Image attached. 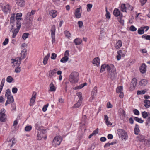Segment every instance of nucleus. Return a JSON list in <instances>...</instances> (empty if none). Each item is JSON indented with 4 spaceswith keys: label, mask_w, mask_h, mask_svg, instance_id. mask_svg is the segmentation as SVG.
<instances>
[{
    "label": "nucleus",
    "mask_w": 150,
    "mask_h": 150,
    "mask_svg": "<svg viewBox=\"0 0 150 150\" xmlns=\"http://www.w3.org/2000/svg\"><path fill=\"white\" fill-rule=\"evenodd\" d=\"M92 6V5L91 4H88L87 5V10L88 12L91 11Z\"/></svg>",
    "instance_id": "obj_49"
},
{
    "label": "nucleus",
    "mask_w": 150,
    "mask_h": 150,
    "mask_svg": "<svg viewBox=\"0 0 150 150\" xmlns=\"http://www.w3.org/2000/svg\"><path fill=\"white\" fill-rule=\"evenodd\" d=\"M21 27V23L19 21H17L16 22V24L13 25H12L10 29L11 30L15 29L13 32L12 36L13 38H14L18 32Z\"/></svg>",
    "instance_id": "obj_3"
},
{
    "label": "nucleus",
    "mask_w": 150,
    "mask_h": 150,
    "mask_svg": "<svg viewBox=\"0 0 150 150\" xmlns=\"http://www.w3.org/2000/svg\"><path fill=\"white\" fill-rule=\"evenodd\" d=\"M12 62L11 63L13 64L12 65L13 67H18L21 63V59L20 58H16L12 59Z\"/></svg>",
    "instance_id": "obj_9"
},
{
    "label": "nucleus",
    "mask_w": 150,
    "mask_h": 150,
    "mask_svg": "<svg viewBox=\"0 0 150 150\" xmlns=\"http://www.w3.org/2000/svg\"><path fill=\"white\" fill-rule=\"evenodd\" d=\"M117 133L120 137L122 139H126L127 138V133L124 130L121 129H119L117 130Z\"/></svg>",
    "instance_id": "obj_6"
},
{
    "label": "nucleus",
    "mask_w": 150,
    "mask_h": 150,
    "mask_svg": "<svg viewBox=\"0 0 150 150\" xmlns=\"http://www.w3.org/2000/svg\"><path fill=\"white\" fill-rule=\"evenodd\" d=\"M62 71H58L57 72V74L58 75H59V80L60 81L62 79V76L61 75Z\"/></svg>",
    "instance_id": "obj_50"
},
{
    "label": "nucleus",
    "mask_w": 150,
    "mask_h": 150,
    "mask_svg": "<svg viewBox=\"0 0 150 150\" xmlns=\"http://www.w3.org/2000/svg\"><path fill=\"white\" fill-rule=\"evenodd\" d=\"M22 16V14L21 13H18L16 16V18L17 20H20L21 19V17Z\"/></svg>",
    "instance_id": "obj_43"
},
{
    "label": "nucleus",
    "mask_w": 150,
    "mask_h": 150,
    "mask_svg": "<svg viewBox=\"0 0 150 150\" xmlns=\"http://www.w3.org/2000/svg\"><path fill=\"white\" fill-rule=\"evenodd\" d=\"M69 56V51L67 50L65 52L64 55V57L62 58L60 60V62L63 63H65L68 60Z\"/></svg>",
    "instance_id": "obj_10"
},
{
    "label": "nucleus",
    "mask_w": 150,
    "mask_h": 150,
    "mask_svg": "<svg viewBox=\"0 0 150 150\" xmlns=\"http://www.w3.org/2000/svg\"><path fill=\"white\" fill-rule=\"evenodd\" d=\"M149 27L148 26H144L141 27L138 30V33L139 34H143L144 33V28H146L145 31H147L149 29Z\"/></svg>",
    "instance_id": "obj_13"
},
{
    "label": "nucleus",
    "mask_w": 150,
    "mask_h": 150,
    "mask_svg": "<svg viewBox=\"0 0 150 150\" xmlns=\"http://www.w3.org/2000/svg\"><path fill=\"white\" fill-rule=\"evenodd\" d=\"M64 33L65 36L67 38H69L71 37V34L70 33L67 31H66L64 32Z\"/></svg>",
    "instance_id": "obj_46"
},
{
    "label": "nucleus",
    "mask_w": 150,
    "mask_h": 150,
    "mask_svg": "<svg viewBox=\"0 0 150 150\" xmlns=\"http://www.w3.org/2000/svg\"><path fill=\"white\" fill-rule=\"evenodd\" d=\"M83 87V85L82 84H81L80 85L74 88V89L75 90L79 89H80Z\"/></svg>",
    "instance_id": "obj_52"
},
{
    "label": "nucleus",
    "mask_w": 150,
    "mask_h": 150,
    "mask_svg": "<svg viewBox=\"0 0 150 150\" xmlns=\"http://www.w3.org/2000/svg\"><path fill=\"white\" fill-rule=\"evenodd\" d=\"M50 53H48L46 56H45L44 58L43 62L44 65H46L47 64L48 60L50 57Z\"/></svg>",
    "instance_id": "obj_30"
},
{
    "label": "nucleus",
    "mask_w": 150,
    "mask_h": 150,
    "mask_svg": "<svg viewBox=\"0 0 150 150\" xmlns=\"http://www.w3.org/2000/svg\"><path fill=\"white\" fill-rule=\"evenodd\" d=\"M104 120L107 126L112 125V124L108 120V117L107 115H104Z\"/></svg>",
    "instance_id": "obj_25"
},
{
    "label": "nucleus",
    "mask_w": 150,
    "mask_h": 150,
    "mask_svg": "<svg viewBox=\"0 0 150 150\" xmlns=\"http://www.w3.org/2000/svg\"><path fill=\"white\" fill-rule=\"evenodd\" d=\"M147 83V81L146 79L141 80L139 82V84L142 86H145Z\"/></svg>",
    "instance_id": "obj_27"
},
{
    "label": "nucleus",
    "mask_w": 150,
    "mask_h": 150,
    "mask_svg": "<svg viewBox=\"0 0 150 150\" xmlns=\"http://www.w3.org/2000/svg\"><path fill=\"white\" fill-rule=\"evenodd\" d=\"M7 100L5 103V105L6 106L7 104H10L13 102L14 100L13 96L7 97Z\"/></svg>",
    "instance_id": "obj_16"
},
{
    "label": "nucleus",
    "mask_w": 150,
    "mask_h": 150,
    "mask_svg": "<svg viewBox=\"0 0 150 150\" xmlns=\"http://www.w3.org/2000/svg\"><path fill=\"white\" fill-rule=\"evenodd\" d=\"M97 88L95 86L93 88L91 94V96L89 99V101H92V100L95 98L97 93Z\"/></svg>",
    "instance_id": "obj_11"
},
{
    "label": "nucleus",
    "mask_w": 150,
    "mask_h": 150,
    "mask_svg": "<svg viewBox=\"0 0 150 150\" xmlns=\"http://www.w3.org/2000/svg\"><path fill=\"white\" fill-rule=\"evenodd\" d=\"M80 8H77L74 14L76 17L77 18H80L81 13L80 12Z\"/></svg>",
    "instance_id": "obj_19"
},
{
    "label": "nucleus",
    "mask_w": 150,
    "mask_h": 150,
    "mask_svg": "<svg viewBox=\"0 0 150 150\" xmlns=\"http://www.w3.org/2000/svg\"><path fill=\"white\" fill-rule=\"evenodd\" d=\"M5 79L4 78L2 79L1 84L0 85V87L3 88V87L4 86L5 82Z\"/></svg>",
    "instance_id": "obj_45"
},
{
    "label": "nucleus",
    "mask_w": 150,
    "mask_h": 150,
    "mask_svg": "<svg viewBox=\"0 0 150 150\" xmlns=\"http://www.w3.org/2000/svg\"><path fill=\"white\" fill-rule=\"evenodd\" d=\"M74 42L76 45H78L81 44L82 42V40L80 39L76 38L74 40Z\"/></svg>",
    "instance_id": "obj_35"
},
{
    "label": "nucleus",
    "mask_w": 150,
    "mask_h": 150,
    "mask_svg": "<svg viewBox=\"0 0 150 150\" xmlns=\"http://www.w3.org/2000/svg\"><path fill=\"white\" fill-rule=\"evenodd\" d=\"M146 70V66L144 64H143L140 68V71L142 73H144Z\"/></svg>",
    "instance_id": "obj_23"
},
{
    "label": "nucleus",
    "mask_w": 150,
    "mask_h": 150,
    "mask_svg": "<svg viewBox=\"0 0 150 150\" xmlns=\"http://www.w3.org/2000/svg\"><path fill=\"white\" fill-rule=\"evenodd\" d=\"M27 50L25 49H23L21 53V56L20 58L21 59L25 58L26 55Z\"/></svg>",
    "instance_id": "obj_22"
},
{
    "label": "nucleus",
    "mask_w": 150,
    "mask_h": 150,
    "mask_svg": "<svg viewBox=\"0 0 150 150\" xmlns=\"http://www.w3.org/2000/svg\"><path fill=\"white\" fill-rule=\"evenodd\" d=\"M130 30L132 31H135L137 30V28L134 26L132 25L130 28Z\"/></svg>",
    "instance_id": "obj_54"
},
{
    "label": "nucleus",
    "mask_w": 150,
    "mask_h": 150,
    "mask_svg": "<svg viewBox=\"0 0 150 150\" xmlns=\"http://www.w3.org/2000/svg\"><path fill=\"white\" fill-rule=\"evenodd\" d=\"M36 94V93L35 92H33V94L30 100V106H33L34 105L35 100Z\"/></svg>",
    "instance_id": "obj_15"
},
{
    "label": "nucleus",
    "mask_w": 150,
    "mask_h": 150,
    "mask_svg": "<svg viewBox=\"0 0 150 150\" xmlns=\"http://www.w3.org/2000/svg\"><path fill=\"white\" fill-rule=\"evenodd\" d=\"M121 10L123 12L126 11V8L125 4H122L121 6Z\"/></svg>",
    "instance_id": "obj_39"
},
{
    "label": "nucleus",
    "mask_w": 150,
    "mask_h": 150,
    "mask_svg": "<svg viewBox=\"0 0 150 150\" xmlns=\"http://www.w3.org/2000/svg\"><path fill=\"white\" fill-rule=\"evenodd\" d=\"M4 99L3 98V96H0V103H4Z\"/></svg>",
    "instance_id": "obj_64"
},
{
    "label": "nucleus",
    "mask_w": 150,
    "mask_h": 150,
    "mask_svg": "<svg viewBox=\"0 0 150 150\" xmlns=\"http://www.w3.org/2000/svg\"><path fill=\"white\" fill-rule=\"evenodd\" d=\"M57 13V11L55 10L50 11L49 13V14L53 18H54L56 17Z\"/></svg>",
    "instance_id": "obj_24"
},
{
    "label": "nucleus",
    "mask_w": 150,
    "mask_h": 150,
    "mask_svg": "<svg viewBox=\"0 0 150 150\" xmlns=\"http://www.w3.org/2000/svg\"><path fill=\"white\" fill-rule=\"evenodd\" d=\"M50 90L51 91H55L56 90L55 87L52 82L50 85Z\"/></svg>",
    "instance_id": "obj_34"
},
{
    "label": "nucleus",
    "mask_w": 150,
    "mask_h": 150,
    "mask_svg": "<svg viewBox=\"0 0 150 150\" xmlns=\"http://www.w3.org/2000/svg\"><path fill=\"white\" fill-rule=\"evenodd\" d=\"M17 4L21 7H23L25 6V4L24 0H16Z\"/></svg>",
    "instance_id": "obj_18"
},
{
    "label": "nucleus",
    "mask_w": 150,
    "mask_h": 150,
    "mask_svg": "<svg viewBox=\"0 0 150 150\" xmlns=\"http://www.w3.org/2000/svg\"><path fill=\"white\" fill-rule=\"evenodd\" d=\"M58 69L55 68L53 70H50L49 71V74L48 77L50 78H53L55 76V75L57 72Z\"/></svg>",
    "instance_id": "obj_12"
},
{
    "label": "nucleus",
    "mask_w": 150,
    "mask_h": 150,
    "mask_svg": "<svg viewBox=\"0 0 150 150\" xmlns=\"http://www.w3.org/2000/svg\"><path fill=\"white\" fill-rule=\"evenodd\" d=\"M144 106L146 108H148L150 106V101L146 100L144 101Z\"/></svg>",
    "instance_id": "obj_36"
},
{
    "label": "nucleus",
    "mask_w": 150,
    "mask_h": 150,
    "mask_svg": "<svg viewBox=\"0 0 150 150\" xmlns=\"http://www.w3.org/2000/svg\"><path fill=\"white\" fill-rule=\"evenodd\" d=\"M56 30L55 26L54 25H53L51 29V37L52 39V43H53L55 41V32Z\"/></svg>",
    "instance_id": "obj_8"
},
{
    "label": "nucleus",
    "mask_w": 150,
    "mask_h": 150,
    "mask_svg": "<svg viewBox=\"0 0 150 150\" xmlns=\"http://www.w3.org/2000/svg\"><path fill=\"white\" fill-rule=\"evenodd\" d=\"M11 93L10 90L9 89H8L6 91V92L5 93V96L6 97H8L9 96H12L11 95Z\"/></svg>",
    "instance_id": "obj_40"
},
{
    "label": "nucleus",
    "mask_w": 150,
    "mask_h": 150,
    "mask_svg": "<svg viewBox=\"0 0 150 150\" xmlns=\"http://www.w3.org/2000/svg\"><path fill=\"white\" fill-rule=\"evenodd\" d=\"M57 56V54L55 53H53L52 54L51 58L52 59L54 60L56 59Z\"/></svg>",
    "instance_id": "obj_55"
},
{
    "label": "nucleus",
    "mask_w": 150,
    "mask_h": 150,
    "mask_svg": "<svg viewBox=\"0 0 150 150\" xmlns=\"http://www.w3.org/2000/svg\"><path fill=\"white\" fill-rule=\"evenodd\" d=\"M82 102V100H81V99L79 100L77 103L74 105L73 107L75 108H77L79 107L81 105Z\"/></svg>",
    "instance_id": "obj_33"
},
{
    "label": "nucleus",
    "mask_w": 150,
    "mask_h": 150,
    "mask_svg": "<svg viewBox=\"0 0 150 150\" xmlns=\"http://www.w3.org/2000/svg\"><path fill=\"white\" fill-rule=\"evenodd\" d=\"M123 16L122 17H120V18H118V20L119 22L122 24L123 25L124 23V20L122 19Z\"/></svg>",
    "instance_id": "obj_48"
},
{
    "label": "nucleus",
    "mask_w": 150,
    "mask_h": 150,
    "mask_svg": "<svg viewBox=\"0 0 150 150\" xmlns=\"http://www.w3.org/2000/svg\"><path fill=\"white\" fill-rule=\"evenodd\" d=\"M16 68L15 69V71L16 73H18L20 72L21 70L20 67H16Z\"/></svg>",
    "instance_id": "obj_62"
},
{
    "label": "nucleus",
    "mask_w": 150,
    "mask_h": 150,
    "mask_svg": "<svg viewBox=\"0 0 150 150\" xmlns=\"http://www.w3.org/2000/svg\"><path fill=\"white\" fill-rule=\"evenodd\" d=\"M32 129V126H27L25 128V130L26 131H29Z\"/></svg>",
    "instance_id": "obj_51"
},
{
    "label": "nucleus",
    "mask_w": 150,
    "mask_h": 150,
    "mask_svg": "<svg viewBox=\"0 0 150 150\" xmlns=\"http://www.w3.org/2000/svg\"><path fill=\"white\" fill-rule=\"evenodd\" d=\"M78 24L79 26V28H81L82 27L83 25V23L82 21H79L78 22Z\"/></svg>",
    "instance_id": "obj_61"
},
{
    "label": "nucleus",
    "mask_w": 150,
    "mask_h": 150,
    "mask_svg": "<svg viewBox=\"0 0 150 150\" xmlns=\"http://www.w3.org/2000/svg\"><path fill=\"white\" fill-rule=\"evenodd\" d=\"M6 120V116L5 114H0V120L1 122H5Z\"/></svg>",
    "instance_id": "obj_32"
},
{
    "label": "nucleus",
    "mask_w": 150,
    "mask_h": 150,
    "mask_svg": "<svg viewBox=\"0 0 150 150\" xmlns=\"http://www.w3.org/2000/svg\"><path fill=\"white\" fill-rule=\"evenodd\" d=\"M40 122H38L35 125V129L38 130L37 139L41 140L44 137V134L46 133L45 130L43 127L40 125Z\"/></svg>",
    "instance_id": "obj_2"
},
{
    "label": "nucleus",
    "mask_w": 150,
    "mask_h": 150,
    "mask_svg": "<svg viewBox=\"0 0 150 150\" xmlns=\"http://www.w3.org/2000/svg\"><path fill=\"white\" fill-rule=\"evenodd\" d=\"M16 141L15 139L13 138H12L8 141V146L11 147L16 143Z\"/></svg>",
    "instance_id": "obj_21"
},
{
    "label": "nucleus",
    "mask_w": 150,
    "mask_h": 150,
    "mask_svg": "<svg viewBox=\"0 0 150 150\" xmlns=\"http://www.w3.org/2000/svg\"><path fill=\"white\" fill-rule=\"evenodd\" d=\"M123 91V87L122 86H119L116 89V92L117 93H120L122 92Z\"/></svg>",
    "instance_id": "obj_41"
},
{
    "label": "nucleus",
    "mask_w": 150,
    "mask_h": 150,
    "mask_svg": "<svg viewBox=\"0 0 150 150\" xmlns=\"http://www.w3.org/2000/svg\"><path fill=\"white\" fill-rule=\"evenodd\" d=\"M14 80L13 79L11 76H9L7 77L6 79V81L9 83H11Z\"/></svg>",
    "instance_id": "obj_37"
},
{
    "label": "nucleus",
    "mask_w": 150,
    "mask_h": 150,
    "mask_svg": "<svg viewBox=\"0 0 150 150\" xmlns=\"http://www.w3.org/2000/svg\"><path fill=\"white\" fill-rule=\"evenodd\" d=\"M98 133V129L97 128L96 130L94 131L92 134L94 135H96Z\"/></svg>",
    "instance_id": "obj_63"
},
{
    "label": "nucleus",
    "mask_w": 150,
    "mask_h": 150,
    "mask_svg": "<svg viewBox=\"0 0 150 150\" xmlns=\"http://www.w3.org/2000/svg\"><path fill=\"white\" fill-rule=\"evenodd\" d=\"M29 35V34L28 33H25L23 34L22 38L24 40H25L27 38Z\"/></svg>",
    "instance_id": "obj_44"
},
{
    "label": "nucleus",
    "mask_w": 150,
    "mask_h": 150,
    "mask_svg": "<svg viewBox=\"0 0 150 150\" xmlns=\"http://www.w3.org/2000/svg\"><path fill=\"white\" fill-rule=\"evenodd\" d=\"M49 105L48 104H47L46 105H45L42 108V110L44 112L46 111L47 110V108Z\"/></svg>",
    "instance_id": "obj_58"
},
{
    "label": "nucleus",
    "mask_w": 150,
    "mask_h": 150,
    "mask_svg": "<svg viewBox=\"0 0 150 150\" xmlns=\"http://www.w3.org/2000/svg\"><path fill=\"white\" fill-rule=\"evenodd\" d=\"M146 92L145 90L138 91L137 92V94L142 95L144 94Z\"/></svg>",
    "instance_id": "obj_47"
},
{
    "label": "nucleus",
    "mask_w": 150,
    "mask_h": 150,
    "mask_svg": "<svg viewBox=\"0 0 150 150\" xmlns=\"http://www.w3.org/2000/svg\"><path fill=\"white\" fill-rule=\"evenodd\" d=\"M8 42V38H6L3 42V44L4 45H6Z\"/></svg>",
    "instance_id": "obj_60"
},
{
    "label": "nucleus",
    "mask_w": 150,
    "mask_h": 150,
    "mask_svg": "<svg viewBox=\"0 0 150 150\" xmlns=\"http://www.w3.org/2000/svg\"><path fill=\"white\" fill-rule=\"evenodd\" d=\"M100 62V59L98 57L95 58L92 62V63L93 64H95L97 66H98L99 65Z\"/></svg>",
    "instance_id": "obj_26"
},
{
    "label": "nucleus",
    "mask_w": 150,
    "mask_h": 150,
    "mask_svg": "<svg viewBox=\"0 0 150 150\" xmlns=\"http://www.w3.org/2000/svg\"><path fill=\"white\" fill-rule=\"evenodd\" d=\"M122 45V42L121 40H118L115 45V47L116 49L120 48Z\"/></svg>",
    "instance_id": "obj_31"
},
{
    "label": "nucleus",
    "mask_w": 150,
    "mask_h": 150,
    "mask_svg": "<svg viewBox=\"0 0 150 150\" xmlns=\"http://www.w3.org/2000/svg\"><path fill=\"white\" fill-rule=\"evenodd\" d=\"M134 114L136 115H139V111L137 109H135L133 110Z\"/></svg>",
    "instance_id": "obj_56"
},
{
    "label": "nucleus",
    "mask_w": 150,
    "mask_h": 150,
    "mask_svg": "<svg viewBox=\"0 0 150 150\" xmlns=\"http://www.w3.org/2000/svg\"><path fill=\"white\" fill-rule=\"evenodd\" d=\"M142 38H145L146 40H150V35L146 34H144L142 35Z\"/></svg>",
    "instance_id": "obj_42"
},
{
    "label": "nucleus",
    "mask_w": 150,
    "mask_h": 150,
    "mask_svg": "<svg viewBox=\"0 0 150 150\" xmlns=\"http://www.w3.org/2000/svg\"><path fill=\"white\" fill-rule=\"evenodd\" d=\"M77 95L79 98V99L80 100L81 99V100H82V94L79 92L78 93H77Z\"/></svg>",
    "instance_id": "obj_59"
},
{
    "label": "nucleus",
    "mask_w": 150,
    "mask_h": 150,
    "mask_svg": "<svg viewBox=\"0 0 150 150\" xmlns=\"http://www.w3.org/2000/svg\"><path fill=\"white\" fill-rule=\"evenodd\" d=\"M134 120L138 122L142 123L144 122V120H142L141 118H139L137 117H135L134 118Z\"/></svg>",
    "instance_id": "obj_38"
},
{
    "label": "nucleus",
    "mask_w": 150,
    "mask_h": 150,
    "mask_svg": "<svg viewBox=\"0 0 150 150\" xmlns=\"http://www.w3.org/2000/svg\"><path fill=\"white\" fill-rule=\"evenodd\" d=\"M137 83V79L135 78L133 79L131 82V86L130 88V90H132L134 88L136 85Z\"/></svg>",
    "instance_id": "obj_14"
},
{
    "label": "nucleus",
    "mask_w": 150,
    "mask_h": 150,
    "mask_svg": "<svg viewBox=\"0 0 150 150\" xmlns=\"http://www.w3.org/2000/svg\"><path fill=\"white\" fill-rule=\"evenodd\" d=\"M3 11L5 13L10 12V7L9 4H6L4 6L3 8Z\"/></svg>",
    "instance_id": "obj_20"
},
{
    "label": "nucleus",
    "mask_w": 150,
    "mask_h": 150,
    "mask_svg": "<svg viewBox=\"0 0 150 150\" xmlns=\"http://www.w3.org/2000/svg\"><path fill=\"white\" fill-rule=\"evenodd\" d=\"M140 130L139 128V126L137 124H136L135 125L134 132V134L136 135H138L139 134Z\"/></svg>",
    "instance_id": "obj_28"
},
{
    "label": "nucleus",
    "mask_w": 150,
    "mask_h": 150,
    "mask_svg": "<svg viewBox=\"0 0 150 150\" xmlns=\"http://www.w3.org/2000/svg\"><path fill=\"white\" fill-rule=\"evenodd\" d=\"M12 91L13 94H15L17 93L18 91V89L16 87H13L12 88Z\"/></svg>",
    "instance_id": "obj_53"
},
{
    "label": "nucleus",
    "mask_w": 150,
    "mask_h": 150,
    "mask_svg": "<svg viewBox=\"0 0 150 150\" xmlns=\"http://www.w3.org/2000/svg\"><path fill=\"white\" fill-rule=\"evenodd\" d=\"M62 140V138L61 136H56L53 141L52 144L55 147L57 146L60 145Z\"/></svg>",
    "instance_id": "obj_7"
},
{
    "label": "nucleus",
    "mask_w": 150,
    "mask_h": 150,
    "mask_svg": "<svg viewBox=\"0 0 150 150\" xmlns=\"http://www.w3.org/2000/svg\"><path fill=\"white\" fill-rule=\"evenodd\" d=\"M113 14L116 17L119 16H122V14L120 12V11L117 8H115L113 11Z\"/></svg>",
    "instance_id": "obj_17"
},
{
    "label": "nucleus",
    "mask_w": 150,
    "mask_h": 150,
    "mask_svg": "<svg viewBox=\"0 0 150 150\" xmlns=\"http://www.w3.org/2000/svg\"><path fill=\"white\" fill-rule=\"evenodd\" d=\"M36 11L35 10H32L31 12H28L26 15L25 21L28 24L32 23L34 18L33 15Z\"/></svg>",
    "instance_id": "obj_5"
},
{
    "label": "nucleus",
    "mask_w": 150,
    "mask_h": 150,
    "mask_svg": "<svg viewBox=\"0 0 150 150\" xmlns=\"http://www.w3.org/2000/svg\"><path fill=\"white\" fill-rule=\"evenodd\" d=\"M79 74L76 72L71 73L69 76V80L72 83H77L79 79Z\"/></svg>",
    "instance_id": "obj_4"
},
{
    "label": "nucleus",
    "mask_w": 150,
    "mask_h": 150,
    "mask_svg": "<svg viewBox=\"0 0 150 150\" xmlns=\"http://www.w3.org/2000/svg\"><path fill=\"white\" fill-rule=\"evenodd\" d=\"M150 124V115H149V117H147L146 120V125H149Z\"/></svg>",
    "instance_id": "obj_57"
},
{
    "label": "nucleus",
    "mask_w": 150,
    "mask_h": 150,
    "mask_svg": "<svg viewBox=\"0 0 150 150\" xmlns=\"http://www.w3.org/2000/svg\"><path fill=\"white\" fill-rule=\"evenodd\" d=\"M142 117L144 118H146L149 117V115L150 116V113L148 112L144 111L142 112Z\"/></svg>",
    "instance_id": "obj_29"
},
{
    "label": "nucleus",
    "mask_w": 150,
    "mask_h": 150,
    "mask_svg": "<svg viewBox=\"0 0 150 150\" xmlns=\"http://www.w3.org/2000/svg\"><path fill=\"white\" fill-rule=\"evenodd\" d=\"M106 68L108 72V75L110 77L111 79H114L116 74L115 67L112 64L102 65L101 66L100 72H102L104 71Z\"/></svg>",
    "instance_id": "obj_1"
}]
</instances>
